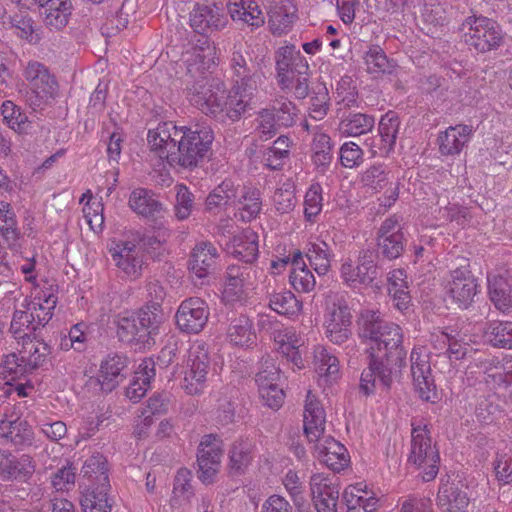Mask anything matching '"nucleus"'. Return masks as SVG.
Wrapping results in <instances>:
<instances>
[{
  "label": "nucleus",
  "mask_w": 512,
  "mask_h": 512,
  "mask_svg": "<svg viewBox=\"0 0 512 512\" xmlns=\"http://www.w3.org/2000/svg\"><path fill=\"white\" fill-rule=\"evenodd\" d=\"M272 111L277 119L278 126L291 127L295 123L297 109L291 101L287 99L278 100Z\"/></svg>",
  "instance_id": "nucleus-63"
},
{
  "label": "nucleus",
  "mask_w": 512,
  "mask_h": 512,
  "mask_svg": "<svg viewBox=\"0 0 512 512\" xmlns=\"http://www.w3.org/2000/svg\"><path fill=\"white\" fill-rule=\"evenodd\" d=\"M36 303L29 305L28 309L15 310L10 325V331L14 335L15 339L18 340H30L33 335V339H36L35 331L37 325H35V311Z\"/></svg>",
  "instance_id": "nucleus-32"
},
{
  "label": "nucleus",
  "mask_w": 512,
  "mask_h": 512,
  "mask_svg": "<svg viewBox=\"0 0 512 512\" xmlns=\"http://www.w3.org/2000/svg\"><path fill=\"white\" fill-rule=\"evenodd\" d=\"M333 143L325 133H317L313 138V162L320 173H325L333 160Z\"/></svg>",
  "instance_id": "nucleus-37"
},
{
  "label": "nucleus",
  "mask_w": 512,
  "mask_h": 512,
  "mask_svg": "<svg viewBox=\"0 0 512 512\" xmlns=\"http://www.w3.org/2000/svg\"><path fill=\"white\" fill-rule=\"evenodd\" d=\"M71 14L72 9L64 10L63 7L42 11L45 26L56 31L63 29L68 24Z\"/></svg>",
  "instance_id": "nucleus-61"
},
{
  "label": "nucleus",
  "mask_w": 512,
  "mask_h": 512,
  "mask_svg": "<svg viewBox=\"0 0 512 512\" xmlns=\"http://www.w3.org/2000/svg\"><path fill=\"white\" fill-rule=\"evenodd\" d=\"M477 288L476 279L467 267L451 271L448 293L459 308L467 309L473 303Z\"/></svg>",
  "instance_id": "nucleus-17"
},
{
  "label": "nucleus",
  "mask_w": 512,
  "mask_h": 512,
  "mask_svg": "<svg viewBox=\"0 0 512 512\" xmlns=\"http://www.w3.org/2000/svg\"><path fill=\"white\" fill-rule=\"evenodd\" d=\"M230 471L234 474H242L249 466L251 456V444L247 441L235 442L230 450Z\"/></svg>",
  "instance_id": "nucleus-48"
},
{
  "label": "nucleus",
  "mask_w": 512,
  "mask_h": 512,
  "mask_svg": "<svg viewBox=\"0 0 512 512\" xmlns=\"http://www.w3.org/2000/svg\"><path fill=\"white\" fill-rule=\"evenodd\" d=\"M110 487L103 485H90L80 498L84 512H111L114 500L109 496Z\"/></svg>",
  "instance_id": "nucleus-29"
},
{
  "label": "nucleus",
  "mask_w": 512,
  "mask_h": 512,
  "mask_svg": "<svg viewBox=\"0 0 512 512\" xmlns=\"http://www.w3.org/2000/svg\"><path fill=\"white\" fill-rule=\"evenodd\" d=\"M237 187L231 180H224L215 187L205 200V211L217 215L228 206H236Z\"/></svg>",
  "instance_id": "nucleus-27"
},
{
  "label": "nucleus",
  "mask_w": 512,
  "mask_h": 512,
  "mask_svg": "<svg viewBox=\"0 0 512 512\" xmlns=\"http://www.w3.org/2000/svg\"><path fill=\"white\" fill-rule=\"evenodd\" d=\"M460 31L465 44L480 53L496 50L503 44L504 34L500 25L482 15L467 17L461 24Z\"/></svg>",
  "instance_id": "nucleus-6"
},
{
  "label": "nucleus",
  "mask_w": 512,
  "mask_h": 512,
  "mask_svg": "<svg viewBox=\"0 0 512 512\" xmlns=\"http://www.w3.org/2000/svg\"><path fill=\"white\" fill-rule=\"evenodd\" d=\"M306 256L310 265L319 276L326 275L330 270L333 253L326 242L318 241L310 243Z\"/></svg>",
  "instance_id": "nucleus-38"
},
{
  "label": "nucleus",
  "mask_w": 512,
  "mask_h": 512,
  "mask_svg": "<svg viewBox=\"0 0 512 512\" xmlns=\"http://www.w3.org/2000/svg\"><path fill=\"white\" fill-rule=\"evenodd\" d=\"M23 76L29 84L26 102L33 111L52 103L58 96L59 85L49 68L41 62L29 61Z\"/></svg>",
  "instance_id": "nucleus-5"
},
{
  "label": "nucleus",
  "mask_w": 512,
  "mask_h": 512,
  "mask_svg": "<svg viewBox=\"0 0 512 512\" xmlns=\"http://www.w3.org/2000/svg\"><path fill=\"white\" fill-rule=\"evenodd\" d=\"M115 266L130 279H137L142 275L144 266L143 253L135 243L122 241L109 249Z\"/></svg>",
  "instance_id": "nucleus-16"
},
{
  "label": "nucleus",
  "mask_w": 512,
  "mask_h": 512,
  "mask_svg": "<svg viewBox=\"0 0 512 512\" xmlns=\"http://www.w3.org/2000/svg\"><path fill=\"white\" fill-rule=\"evenodd\" d=\"M207 376L186 364L181 387L188 395H199L206 388Z\"/></svg>",
  "instance_id": "nucleus-56"
},
{
  "label": "nucleus",
  "mask_w": 512,
  "mask_h": 512,
  "mask_svg": "<svg viewBox=\"0 0 512 512\" xmlns=\"http://www.w3.org/2000/svg\"><path fill=\"white\" fill-rule=\"evenodd\" d=\"M329 100L326 86L323 84L316 86L310 99V117L315 120H322L329 110Z\"/></svg>",
  "instance_id": "nucleus-52"
},
{
  "label": "nucleus",
  "mask_w": 512,
  "mask_h": 512,
  "mask_svg": "<svg viewBox=\"0 0 512 512\" xmlns=\"http://www.w3.org/2000/svg\"><path fill=\"white\" fill-rule=\"evenodd\" d=\"M129 207L137 215L147 219H155L163 210V205L155 194L145 188L134 189L129 196Z\"/></svg>",
  "instance_id": "nucleus-26"
},
{
  "label": "nucleus",
  "mask_w": 512,
  "mask_h": 512,
  "mask_svg": "<svg viewBox=\"0 0 512 512\" xmlns=\"http://www.w3.org/2000/svg\"><path fill=\"white\" fill-rule=\"evenodd\" d=\"M472 126L459 124L448 127L438 136L439 152L444 156L459 154L469 142L472 135Z\"/></svg>",
  "instance_id": "nucleus-23"
},
{
  "label": "nucleus",
  "mask_w": 512,
  "mask_h": 512,
  "mask_svg": "<svg viewBox=\"0 0 512 512\" xmlns=\"http://www.w3.org/2000/svg\"><path fill=\"white\" fill-rule=\"evenodd\" d=\"M289 281L296 291L304 293L311 292L316 285L315 277L307 266L293 268L289 276Z\"/></svg>",
  "instance_id": "nucleus-58"
},
{
  "label": "nucleus",
  "mask_w": 512,
  "mask_h": 512,
  "mask_svg": "<svg viewBox=\"0 0 512 512\" xmlns=\"http://www.w3.org/2000/svg\"><path fill=\"white\" fill-rule=\"evenodd\" d=\"M310 486L313 500L331 499L332 501H338L339 489L329 479L323 478L320 475H313Z\"/></svg>",
  "instance_id": "nucleus-53"
},
{
  "label": "nucleus",
  "mask_w": 512,
  "mask_h": 512,
  "mask_svg": "<svg viewBox=\"0 0 512 512\" xmlns=\"http://www.w3.org/2000/svg\"><path fill=\"white\" fill-rule=\"evenodd\" d=\"M128 358L122 354L111 353L102 360L98 374V381L101 389L111 392L125 378Z\"/></svg>",
  "instance_id": "nucleus-21"
},
{
  "label": "nucleus",
  "mask_w": 512,
  "mask_h": 512,
  "mask_svg": "<svg viewBox=\"0 0 512 512\" xmlns=\"http://www.w3.org/2000/svg\"><path fill=\"white\" fill-rule=\"evenodd\" d=\"M280 379V370L277 368L270 357L264 358L261 362L260 369L256 374L255 382L258 390L267 389L269 386L278 385Z\"/></svg>",
  "instance_id": "nucleus-55"
},
{
  "label": "nucleus",
  "mask_w": 512,
  "mask_h": 512,
  "mask_svg": "<svg viewBox=\"0 0 512 512\" xmlns=\"http://www.w3.org/2000/svg\"><path fill=\"white\" fill-rule=\"evenodd\" d=\"M264 57L253 58L242 44H234L230 57V69L233 86L229 92L220 81L208 83L204 74L203 56L200 53L186 59L187 72L192 76L197 73L201 80L189 88L190 102L202 113L222 124L234 123L252 109L253 97L263 75Z\"/></svg>",
  "instance_id": "nucleus-1"
},
{
  "label": "nucleus",
  "mask_w": 512,
  "mask_h": 512,
  "mask_svg": "<svg viewBox=\"0 0 512 512\" xmlns=\"http://www.w3.org/2000/svg\"><path fill=\"white\" fill-rule=\"evenodd\" d=\"M21 353L28 354L26 361L30 370H34L46 361L51 353V347L43 340L33 339L23 341V350Z\"/></svg>",
  "instance_id": "nucleus-44"
},
{
  "label": "nucleus",
  "mask_w": 512,
  "mask_h": 512,
  "mask_svg": "<svg viewBox=\"0 0 512 512\" xmlns=\"http://www.w3.org/2000/svg\"><path fill=\"white\" fill-rule=\"evenodd\" d=\"M365 64L370 73H386L390 72V62L379 46H371L364 55Z\"/></svg>",
  "instance_id": "nucleus-57"
},
{
  "label": "nucleus",
  "mask_w": 512,
  "mask_h": 512,
  "mask_svg": "<svg viewBox=\"0 0 512 512\" xmlns=\"http://www.w3.org/2000/svg\"><path fill=\"white\" fill-rule=\"evenodd\" d=\"M30 371L26 356L19 357L15 353L6 355L0 365V374L8 380H16Z\"/></svg>",
  "instance_id": "nucleus-50"
},
{
  "label": "nucleus",
  "mask_w": 512,
  "mask_h": 512,
  "mask_svg": "<svg viewBox=\"0 0 512 512\" xmlns=\"http://www.w3.org/2000/svg\"><path fill=\"white\" fill-rule=\"evenodd\" d=\"M314 359L319 374L332 376L338 373L339 361L325 347L319 346L314 350Z\"/></svg>",
  "instance_id": "nucleus-59"
},
{
  "label": "nucleus",
  "mask_w": 512,
  "mask_h": 512,
  "mask_svg": "<svg viewBox=\"0 0 512 512\" xmlns=\"http://www.w3.org/2000/svg\"><path fill=\"white\" fill-rule=\"evenodd\" d=\"M236 206L240 210V217L243 221L249 222L256 218L262 206L260 191L248 187H243L240 193L237 190Z\"/></svg>",
  "instance_id": "nucleus-35"
},
{
  "label": "nucleus",
  "mask_w": 512,
  "mask_h": 512,
  "mask_svg": "<svg viewBox=\"0 0 512 512\" xmlns=\"http://www.w3.org/2000/svg\"><path fill=\"white\" fill-rule=\"evenodd\" d=\"M194 195L184 185L177 187L176 204H175V215L178 220L187 219L193 209Z\"/></svg>",
  "instance_id": "nucleus-62"
},
{
  "label": "nucleus",
  "mask_w": 512,
  "mask_h": 512,
  "mask_svg": "<svg viewBox=\"0 0 512 512\" xmlns=\"http://www.w3.org/2000/svg\"><path fill=\"white\" fill-rule=\"evenodd\" d=\"M389 173L385 164H373L361 173L360 183L378 192L388 184Z\"/></svg>",
  "instance_id": "nucleus-46"
},
{
  "label": "nucleus",
  "mask_w": 512,
  "mask_h": 512,
  "mask_svg": "<svg viewBox=\"0 0 512 512\" xmlns=\"http://www.w3.org/2000/svg\"><path fill=\"white\" fill-rule=\"evenodd\" d=\"M214 133L209 126L194 124L176 126L171 122L160 123L149 130L147 141L152 152L165 159L171 167L193 169L211 150Z\"/></svg>",
  "instance_id": "nucleus-2"
},
{
  "label": "nucleus",
  "mask_w": 512,
  "mask_h": 512,
  "mask_svg": "<svg viewBox=\"0 0 512 512\" xmlns=\"http://www.w3.org/2000/svg\"><path fill=\"white\" fill-rule=\"evenodd\" d=\"M367 492L360 488L348 487L343 493V500L347 506V512H373L377 507V499L366 497Z\"/></svg>",
  "instance_id": "nucleus-41"
},
{
  "label": "nucleus",
  "mask_w": 512,
  "mask_h": 512,
  "mask_svg": "<svg viewBox=\"0 0 512 512\" xmlns=\"http://www.w3.org/2000/svg\"><path fill=\"white\" fill-rule=\"evenodd\" d=\"M257 239L255 232L246 231L233 237L227 244V251L243 263L251 265L257 260L259 254Z\"/></svg>",
  "instance_id": "nucleus-25"
},
{
  "label": "nucleus",
  "mask_w": 512,
  "mask_h": 512,
  "mask_svg": "<svg viewBox=\"0 0 512 512\" xmlns=\"http://www.w3.org/2000/svg\"><path fill=\"white\" fill-rule=\"evenodd\" d=\"M209 315L208 305L203 299L190 297L182 301L175 317L181 331L197 334L207 324Z\"/></svg>",
  "instance_id": "nucleus-13"
},
{
  "label": "nucleus",
  "mask_w": 512,
  "mask_h": 512,
  "mask_svg": "<svg viewBox=\"0 0 512 512\" xmlns=\"http://www.w3.org/2000/svg\"><path fill=\"white\" fill-rule=\"evenodd\" d=\"M9 24L11 28H14L15 34L31 44H37L40 42L41 37L38 33V27L35 21L28 14L17 13L9 17Z\"/></svg>",
  "instance_id": "nucleus-42"
},
{
  "label": "nucleus",
  "mask_w": 512,
  "mask_h": 512,
  "mask_svg": "<svg viewBox=\"0 0 512 512\" xmlns=\"http://www.w3.org/2000/svg\"><path fill=\"white\" fill-rule=\"evenodd\" d=\"M227 338L235 346L249 347L254 344L256 334L250 319L243 314L231 318L227 329Z\"/></svg>",
  "instance_id": "nucleus-31"
},
{
  "label": "nucleus",
  "mask_w": 512,
  "mask_h": 512,
  "mask_svg": "<svg viewBox=\"0 0 512 512\" xmlns=\"http://www.w3.org/2000/svg\"><path fill=\"white\" fill-rule=\"evenodd\" d=\"M275 62L278 84L282 88H290L295 72L309 71L307 60L294 45L280 47L275 53Z\"/></svg>",
  "instance_id": "nucleus-15"
},
{
  "label": "nucleus",
  "mask_w": 512,
  "mask_h": 512,
  "mask_svg": "<svg viewBox=\"0 0 512 512\" xmlns=\"http://www.w3.org/2000/svg\"><path fill=\"white\" fill-rule=\"evenodd\" d=\"M399 126V118L394 112H388L380 119L378 127L382 142L380 149H383L386 153L390 152L395 145Z\"/></svg>",
  "instance_id": "nucleus-43"
},
{
  "label": "nucleus",
  "mask_w": 512,
  "mask_h": 512,
  "mask_svg": "<svg viewBox=\"0 0 512 512\" xmlns=\"http://www.w3.org/2000/svg\"><path fill=\"white\" fill-rule=\"evenodd\" d=\"M35 472L33 460L29 455L16 457L8 451L0 452V480L27 482Z\"/></svg>",
  "instance_id": "nucleus-18"
},
{
  "label": "nucleus",
  "mask_w": 512,
  "mask_h": 512,
  "mask_svg": "<svg viewBox=\"0 0 512 512\" xmlns=\"http://www.w3.org/2000/svg\"><path fill=\"white\" fill-rule=\"evenodd\" d=\"M83 476L88 478L91 485L110 487L106 458L97 453L85 460L82 467Z\"/></svg>",
  "instance_id": "nucleus-36"
},
{
  "label": "nucleus",
  "mask_w": 512,
  "mask_h": 512,
  "mask_svg": "<svg viewBox=\"0 0 512 512\" xmlns=\"http://www.w3.org/2000/svg\"><path fill=\"white\" fill-rule=\"evenodd\" d=\"M488 293L495 307L504 312L512 309V281L504 275H489Z\"/></svg>",
  "instance_id": "nucleus-28"
},
{
  "label": "nucleus",
  "mask_w": 512,
  "mask_h": 512,
  "mask_svg": "<svg viewBox=\"0 0 512 512\" xmlns=\"http://www.w3.org/2000/svg\"><path fill=\"white\" fill-rule=\"evenodd\" d=\"M0 438L16 450H25L34 444L35 434L24 419H4L0 421Z\"/></svg>",
  "instance_id": "nucleus-19"
},
{
  "label": "nucleus",
  "mask_w": 512,
  "mask_h": 512,
  "mask_svg": "<svg viewBox=\"0 0 512 512\" xmlns=\"http://www.w3.org/2000/svg\"><path fill=\"white\" fill-rule=\"evenodd\" d=\"M0 234L9 245L15 244L20 236L15 213L5 202H0Z\"/></svg>",
  "instance_id": "nucleus-49"
},
{
  "label": "nucleus",
  "mask_w": 512,
  "mask_h": 512,
  "mask_svg": "<svg viewBox=\"0 0 512 512\" xmlns=\"http://www.w3.org/2000/svg\"><path fill=\"white\" fill-rule=\"evenodd\" d=\"M379 262L378 254L374 248L362 249L359 252L356 266L351 261L342 264L341 277L351 288L363 286L379 290L382 287V282L379 281Z\"/></svg>",
  "instance_id": "nucleus-8"
},
{
  "label": "nucleus",
  "mask_w": 512,
  "mask_h": 512,
  "mask_svg": "<svg viewBox=\"0 0 512 512\" xmlns=\"http://www.w3.org/2000/svg\"><path fill=\"white\" fill-rule=\"evenodd\" d=\"M374 343L379 352L384 350L382 355H376V357L402 370L406 364L407 351L402 345L403 334L400 326L390 322L386 328L382 329Z\"/></svg>",
  "instance_id": "nucleus-10"
},
{
  "label": "nucleus",
  "mask_w": 512,
  "mask_h": 512,
  "mask_svg": "<svg viewBox=\"0 0 512 512\" xmlns=\"http://www.w3.org/2000/svg\"><path fill=\"white\" fill-rule=\"evenodd\" d=\"M252 268L229 265L226 272V289L233 295H240L244 286L250 283Z\"/></svg>",
  "instance_id": "nucleus-47"
},
{
  "label": "nucleus",
  "mask_w": 512,
  "mask_h": 512,
  "mask_svg": "<svg viewBox=\"0 0 512 512\" xmlns=\"http://www.w3.org/2000/svg\"><path fill=\"white\" fill-rule=\"evenodd\" d=\"M227 9L233 21H242L253 28L265 23L264 14L255 0H241Z\"/></svg>",
  "instance_id": "nucleus-33"
},
{
  "label": "nucleus",
  "mask_w": 512,
  "mask_h": 512,
  "mask_svg": "<svg viewBox=\"0 0 512 512\" xmlns=\"http://www.w3.org/2000/svg\"><path fill=\"white\" fill-rule=\"evenodd\" d=\"M479 368L485 375L484 380L487 384L508 389L512 395V358L505 363L495 359L487 360L482 362Z\"/></svg>",
  "instance_id": "nucleus-24"
},
{
  "label": "nucleus",
  "mask_w": 512,
  "mask_h": 512,
  "mask_svg": "<svg viewBox=\"0 0 512 512\" xmlns=\"http://www.w3.org/2000/svg\"><path fill=\"white\" fill-rule=\"evenodd\" d=\"M429 434L426 424L412 423L408 462L423 469L422 479L425 482H429L437 476L440 462L439 452L435 446H432Z\"/></svg>",
  "instance_id": "nucleus-7"
},
{
  "label": "nucleus",
  "mask_w": 512,
  "mask_h": 512,
  "mask_svg": "<svg viewBox=\"0 0 512 512\" xmlns=\"http://www.w3.org/2000/svg\"><path fill=\"white\" fill-rule=\"evenodd\" d=\"M389 323L381 318L378 311H363L358 319L359 337L374 342L382 329L386 328Z\"/></svg>",
  "instance_id": "nucleus-39"
},
{
  "label": "nucleus",
  "mask_w": 512,
  "mask_h": 512,
  "mask_svg": "<svg viewBox=\"0 0 512 512\" xmlns=\"http://www.w3.org/2000/svg\"><path fill=\"white\" fill-rule=\"evenodd\" d=\"M378 260L387 259L394 260L399 258L406 246V238L405 235H396L385 237V238H376Z\"/></svg>",
  "instance_id": "nucleus-45"
},
{
  "label": "nucleus",
  "mask_w": 512,
  "mask_h": 512,
  "mask_svg": "<svg viewBox=\"0 0 512 512\" xmlns=\"http://www.w3.org/2000/svg\"><path fill=\"white\" fill-rule=\"evenodd\" d=\"M163 314L159 312V305H146L138 312L119 315L117 319V336L125 343H135L140 348L155 344V337L159 334Z\"/></svg>",
  "instance_id": "nucleus-4"
},
{
  "label": "nucleus",
  "mask_w": 512,
  "mask_h": 512,
  "mask_svg": "<svg viewBox=\"0 0 512 512\" xmlns=\"http://www.w3.org/2000/svg\"><path fill=\"white\" fill-rule=\"evenodd\" d=\"M258 125L256 131L260 139L266 141L271 139L277 132V119L274 112L269 109H262L258 113Z\"/></svg>",
  "instance_id": "nucleus-64"
},
{
  "label": "nucleus",
  "mask_w": 512,
  "mask_h": 512,
  "mask_svg": "<svg viewBox=\"0 0 512 512\" xmlns=\"http://www.w3.org/2000/svg\"><path fill=\"white\" fill-rule=\"evenodd\" d=\"M170 404V394L166 392L154 393L148 400L147 406L142 415L144 416V425L149 426L152 423L151 415H162L168 412Z\"/></svg>",
  "instance_id": "nucleus-54"
},
{
  "label": "nucleus",
  "mask_w": 512,
  "mask_h": 512,
  "mask_svg": "<svg viewBox=\"0 0 512 512\" xmlns=\"http://www.w3.org/2000/svg\"><path fill=\"white\" fill-rule=\"evenodd\" d=\"M222 457L221 441L213 435H205L198 447V478L203 484L215 481Z\"/></svg>",
  "instance_id": "nucleus-11"
},
{
  "label": "nucleus",
  "mask_w": 512,
  "mask_h": 512,
  "mask_svg": "<svg viewBox=\"0 0 512 512\" xmlns=\"http://www.w3.org/2000/svg\"><path fill=\"white\" fill-rule=\"evenodd\" d=\"M337 323L340 326H352L351 309L344 298L337 299L329 309L325 326Z\"/></svg>",
  "instance_id": "nucleus-60"
},
{
  "label": "nucleus",
  "mask_w": 512,
  "mask_h": 512,
  "mask_svg": "<svg viewBox=\"0 0 512 512\" xmlns=\"http://www.w3.org/2000/svg\"><path fill=\"white\" fill-rule=\"evenodd\" d=\"M304 433L315 443L317 458L333 471L343 470L349 463V454L344 445L331 436H325L326 415L320 402L308 391L304 408Z\"/></svg>",
  "instance_id": "nucleus-3"
},
{
  "label": "nucleus",
  "mask_w": 512,
  "mask_h": 512,
  "mask_svg": "<svg viewBox=\"0 0 512 512\" xmlns=\"http://www.w3.org/2000/svg\"><path fill=\"white\" fill-rule=\"evenodd\" d=\"M218 257V251L211 242L202 241L196 244L189 260L191 273L199 279L209 277L217 269Z\"/></svg>",
  "instance_id": "nucleus-20"
},
{
  "label": "nucleus",
  "mask_w": 512,
  "mask_h": 512,
  "mask_svg": "<svg viewBox=\"0 0 512 512\" xmlns=\"http://www.w3.org/2000/svg\"><path fill=\"white\" fill-rule=\"evenodd\" d=\"M410 362L413 385L416 391L423 400L434 402L437 398V391L429 356L420 349L414 348L410 355Z\"/></svg>",
  "instance_id": "nucleus-14"
},
{
  "label": "nucleus",
  "mask_w": 512,
  "mask_h": 512,
  "mask_svg": "<svg viewBox=\"0 0 512 512\" xmlns=\"http://www.w3.org/2000/svg\"><path fill=\"white\" fill-rule=\"evenodd\" d=\"M368 359V367L361 374L359 386L366 396L374 392L376 378L386 389H389L392 383L401 375L400 368L388 364V362L376 357L373 353H370Z\"/></svg>",
  "instance_id": "nucleus-12"
},
{
  "label": "nucleus",
  "mask_w": 512,
  "mask_h": 512,
  "mask_svg": "<svg viewBox=\"0 0 512 512\" xmlns=\"http://www.w3.org/2000/svg\"><path fill=\"white\" fill-rule=\"evenodd\" d=\"M269 307L280 315L288 317L296 316L302 309V303L291 291L268 292Z\"/></svg>",
  "instance_id": "nucleus-34"
},
{
  "label": "nucleus",
  "mask_w": 512,
  "mask_h": 512,
  "mask_svg": "<svg viewBox=\"0 0 512 512\" xmlns=\"http://www.w3.org/2000/svg\"><path fill=\"white\" fill-rule=\"evenodd\" d=\"M215 420L218 424L226 426L235 420L238 390L235 387H223L217 394Z\"/></svg>",
  "instance_id": "nucleus-30"
},
{
  "label": "nucleus",
  "mask_w": 512,
  "mask_h": 512,
  "mask_svg": "<svg viewBox=\"0 0 512 512\" xmlns=\"http://www.w3.org/2000/svg\"><path fill=\"white\" fill-rule=\"evenodd\" d=\"M467 486L460 481L445 484L437 494V504L445 512H468L470 497Z\"/></svg>",
  "instance_id": "nucleus-22"
},
{
  "label": "nucleus",
  "mask_w": 512,
  "mask_h": 512,
  "mask_svg": "<svg viewBox=\"0 0 512 512\" xmlns=\"http://www.w3.org/2000/svg\"><path fill=\"white\" fill-rule=\"evenodd\" d=\"M187 365L208 376L211 360L207 345L195 343L188 351Z\"/></svg>",
  "instance_id": "nucleus-51"
},
{
  "label": "nucleus",
  "mask_w": 512,
  "mask_h": 512,
  "mask_svg": "<svg viewBox=\"0 0 512 512\" xmlns=\"http://www.w3.org/2000/svg\"><path fill=\"white\" fill-rule=\"evenodd\" d=\"M228 15L222 2L197 3L190 12V26L196 33L202 35L220 32L229 23Z\"/></svg>",
  "instance_id": "nucleus-9"
},
{
  "label": "nucleus",
  "mask_w": 512,
  "mask_h": 512,
  "mask_svg": "<svg viewBox=\"0 0 512 512\" xmlns=\"http://www.w3.org/2000/svg\"><path fill=\"white\" fill-rule=\"evenodd\" d=\"M374 124L375 119L371 115L365 113H349L340 121L339 129L348 136H360L371 131Z\"/></svg>",
  "instance_id": "nucleus-40"
}]
</instances>
